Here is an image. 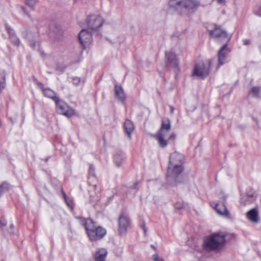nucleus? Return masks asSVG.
<instances>
[{"label":"nucleus","instance_id":"f257e3e1","mask_svg":"<svg viewBox=\"0 0 261 261\" xmlns=\"http://www.w3.org/2000/svg\"><path fill=\"white\" fill-rule=\"evenodd\" d=\"M184 163V155L175 151L169 157V163L167 172V181L169 186H176L180 181V174L182 173Z\"/></svg>","mask_w":261,"mask_h":261},{"label":"nucleus","instance_id":"b1692460","mask_svg":"<svg viewBox=\"0 0 261 261\" xmlns=\"http://www.w3.org/2000/svg\"><path fill=\"white\" fill-rule=\"evenodd\" d=\"M260 88L259 87H253L251 90V93L254 97H259Z\"/></svg>","mask_w":261,"mask_h":261},{"label":"nucleus","instance_id":"49530a36","mask_svg":"<svg viewBox=\"0 0 261 261\" xmlns=\"http://www.w3.org/2000/svg\"><path fill=\"white\" fill-rule=\"evenodd\" d=\"M10 227H11L12 229H13V228H14V226H13V224H11V225H10Z\"/></svg>","mask_w":261,"mask_h":261},{"label":"nucleus","instance_id":"9b49d317","mask_svg":"<svg viewBox=\"0 0 261 261\" xmlns=\"http://www.w3.org/2000/svg\"><path fill=\"white\" fill-rule=\"evenodd\" d=\"M55 102L59 113L68 117H70L74 115V110L71 108L69 107L66 103L61 100L59 98Z\"/></svg>","mask_w":261,"mask_h":261},{"label":"nucleus","instance_id":"393cba45","mask_svg":"<svg viewBox=\"0 0 261 261\" xmlns=\"http://www.w3.org/2000/svg\"><path fill=\"white\" fill-rule=\"evenodd\" d=\"M5 28L7 33L9 34L10 36V38L12 37L13 36H15L14 31L8 24H6L5 25Z\"/></svg>","mask_w":261,"mask_h":261},{"label":"nucleus","instance_id":"1a4fd4ad","mask_svg":"<svg viewBox=\"0 0 261 261\" xmlns=\"http://www.w3.org/2000/svg\"><path fill=\"white\" fill-rule=\"evenodd\" d=\"M230 52V50L226 43L220 48L218 53V65L217 69L228 62L227 59Z\"/></svg>","mask_w":261,"mask_h":261},{"label":"nucleus","instance_id":"4468645a","mask_svg":"<svg viewBox=\"0 0 261 261\" xmlns=\"http://www.w3.org/2000/svg\"><path fill=\"white\" fill-rule=\"evenodd\" d=\"M245 195L248 197V200H246V197H241L240 202L244 205H247L252 203L255 199L254 191L251 188H248L246 191Z\"/></svg>","mask_w":261,"mask_h":261},{"label":"nucleus","instance_id":"f8f14e48","mask_svg":"<svg viewBox=\"0 0 261 261\" xmlns=\"http://www.w3.org/2000/svg\"><path fill=\"white\" fill-rule=\"evenodd\" d=\"M103 23V20L99 15H90L87 19L88 27L92 31H96L101 27Z\"/></svg>","mask_w":261,"mask_h":261},{"label":"nucleus","instance_id":"e433bc0d","mask_svg":"<svg viewBox=\"0 0 261 261\" xmlns=\"http://www.w3.org/2000/svg\"><path fill=\"white\" fill-rule=\"evenodd\" d=\"M21 9H22V10L23 11V13L25 14V15H27L28 16L29 15V14L28 13V12H27L26 11V9L23 7H21Z\"/></svg>","mask_w":261,"mask_h":261},{"label":"nucleus","instance_id":"412c9836","mask_svg":"<svg viewBox=\"0 0 261 261\" xmlns=\"http://www.w3.org/2000/svg\"><path fill=\"white\" fill-rule=\"evenodd\" d=\"M115 93L116 97L120 101H124L125 98L123 89L121 86H115Z\"/></svg>","mask_w":261,"mask_h":261},{"label":"nucleus","instance_id":"5701e85b","mask_svg":"<svg viewBox=\"0 0 261 261\" xmlns=\"http://www.w3.org/2000/svg\"><path fill=\"white\" fill-rule=\"evenodd\" d=\"M32 36H33L32 34L31 33H29L26 36V38L28 40L30 46L33 49H35V46H36V43H35V41L34 40L32 39Z\"/></svg>","mask_w":261,"mask_h":261},{"label":"nucleus","instance_id":"37998d69","mask_svg":"<svg viewBox=\"0 0 261 261\" xmlns=\"http://www.w3.org/2000/svg\"><path fill=\"white\" fill-rule=\"evenodd\" d=\"M174 111V108L172 107H171V113H173Z\"/></svg>","mask_w":261,"mask_h":261},{"label":"nucleus","instance_id":"f704fd0d","mask_svg":"<svg viewBox=\"0 0 261 261\" xmlns=\"http://www.w3.org/2000/svg\"><path fill=\"white\" fill-rule=\"evenodd\" d=\"M175 139V135L174 134L172 133L170 135L168 140H174Z\"/></svg>","mask_w":261,"mask_h":261},{"label":"nucleus","instance_id":"c9c22d12","mask_svg":"<svg viewBox=\"0 0 261 261\" xmlns=\"http://www.w3.org/2000/svg\"><path fill=\"white\" fill-rule=\"evenodd\" d=\"M250 43V40L249 39H245L243 40V44L245 45H249Z\"/></svg>","mask_w":261,"mask_h":261},{"label":"nucleus","instance_id":"473e14b6","mask_svg":"<svg viewBox=\"0 0 261 261\" xmlns=\"http://www.w3.org/2000/svg\"><path fill=\"white\" fill-rule=\"evenodd\" d=\"M227 196L225 195H223L221 198H220V199H221V201L222 202V203H224L225 204V202H226V200H227Z\"/></svg>","mask_w":261,"mask_h":261},{"label":"nucleus","instance_id":"ddd939ff","mask_svg":"<svg viewBox=\"0 0 261 261\" xmlns=\"http://www.w3.org/2000/svg\"><path fill=\"white\" fill-rule=\"evenodd\" d=\"M79 39L81 43L84 46L90 44L92 39L91 33L87 30H82L79 34Z\"/></svg>","mask_w":261,"mask_h":261},{"label":"nucleus","instance_id":"a19ab883","mask_svg":"<svg viewBox=\"0 0 261 261\" xmlns=\"http://www.w3.org/2000/svg\"><path fill=\"white\" fill-rule=\"evenodd\" d=\"M38 51L41 54H43V52L42 51V50H41V49L40 48V47L39 46L38 47Z\"/></svg>","mask_w":261,"mask_h":261},{"label":"nucleus","instance_id":"c756f323","mask_svg":"<svg viewBox=\"0 0 261 261\" xmlns=\"http://www.w3.org/2000/svg\"><path fill=\"white\" fill-rule=\"evenodd\" d=\"M254 14L259 17H261V6L256 8L254 10Z\"/></svg>","mask_w":261,"mask_h":261},{"label":"nucleus","instance_id":"f3484780","mask_svg":"<svg viewBox=\"0 0 261 261\" xmlns=\"http://www.w3.org/2000/svg\"><path fill=\"white\" fill-rule=\"evenodd\" d=\"M108 252L105 248H99L94 255L95 261H106Z\"/></svg>","mask_w":261,"mask_h":261},{"label":"nucleus","instance_id":"72a5a7b5","mask_svg":"<svg viewBox=\"0 0 261 261\" xmlns=\"http://www.w3.org/2000/svg\"><path fill=\"white\" fill-rule=\"evenodd\" d=\"M138 185V182H136L133 185L130 186L129 187V188L131 189H136V192L137 191V188Z\"/></svg>","mask_w":261,"mask_h":261},{"label":"nucleus","instance_id":"4be33fe9","mask_svg":"<svg viewBox=\"0 0 261 261\" xmlns=\"http://www.w3.org/2000/svg\"><path fill=\"white\" fill-rule=\"evenodd\" d=\"M89 178L88 182L91 184V179H96V176L95 174V168L92 165H90L89 169Z\"/></svg>","mask_w":261,"mask_h":261},{"label":"nucleus","instance_id":"bb28decb","mask_svg":"<svg viewBox=\"0 0 261 261\" xmlns=\"http://www.w3.org/2000/svg\"><path fill=\"white\" fill-rule=\"evenodd\" d=\"M11 41H12L13 43L16 45V46H19L20 45V40L19 39V38H18L16 35L15 36H13L12 37L10 38Z\"/></svg>","mask_w":261,"mask_h":261},{"label":"nucleus","instance_id":"2eb2a0df","mask_svg":"<svg viewBox=\"0 0 261 261\" xmlns=\"http://www.w3.org/2000/svg\"><path fill=\"white\" fill-rule=\"evenodd\" d=\"M215 209L217 213L221 216L227 219L230 218V213L224 203H217Z\"/></svg>","mask_w":261,"mask_h":261},{"label":"nucleus","instance_id":"7ed1b4c3","mask_svg":"<svg viewBox=\"0 0 261 261\" xmlns=\"http://www.w3.org/2000/svg\"><path fill=\"white\" fill-rule=\"evenodd\" d=\"M169 5L181 14H187L195 12L200 3L196 0H170Z\"/></svg>","mask_w":261,"mask_h":261},{"label":"nucleus","instance_id":"aec40b11","mask_svg":"<svg viewBox=\"0 0 261 261\" xmlns=\"http://www.w3.org/2000/svg\"><path fill=\"white\" fill-rule=\"evenodd\" d=\"M124 128L128 137L131 138V134L134 130V125L133 122L129 120H126L124 123Z\"/></svg>","mask_w":261,"mask_h":261},{"label":"nucleus","instance_id":"4c0bfd02","mask_svg":"<svg viewBox=\"0 0 261 261\" xmlns=\"http://www.w3.org/2000/svg\"><path fill=\"white\" fill-rule=\"evenodd\" d=\"M141 228L143 229L144 232L145 233L146 232V229H145V224L144 223H143L141 225Z\"/></svg>","mask_w":261,"mask_h":261},{"label":"nucleus","instance_id":"20e7f679","mask_svg":"<svg viewBox=\"0 0 261 261\" xmlns=\"http://www.w3.org/2000/svg\"><path fill=\"white\" fill-rule=\"evenodd\" d=\"M225 241V235L223 232H218L206 238L204 241V248L207 250L220 249Z\"/></svg>","mask_w":261,"mask_h":261},{"label":"nucleus","instance_id":"a211bd4d","mask_svg":"<svg viewBox=\"0 0 261 261\" xmlns=\"http://www.w3.org/2000/svg\"><path fill=\"white\" fill-rule=\"evenodd\" d=\"M246 216L249 220L253 222L257 223L258 222V214L255 208L248 211L246 214Z\"/></svg>","mask_w":261,"mask_h":261},{"label":"nucleus","instance_id":"dca6fc26","mask_svg":"<svg viewBox=\"0 0 261 261\" xmlns=\"http://www.w3.org/2000/svg\"><path fill=\"white\" fill-rule=\"evenodd\" d=\"M125 159L124 153L121 151H117L114 155V162L117 167H120Z\"/></svg>","mask_w":261,"mask_h":261},{"label":"nucleus","instance_id":"cd10ccee","mask_svg":"<svg viewBox=\"0 0 261 261\" xmlns=\"http://www.w3.org/2000/svg\"><path fill=\"white\" fill-rule=\"evenodd\" d=\"M7 221L5 219H0V228L3 229L4 227H5L7 226Z\"/></svg>","mask_w":261,"mask_h":261},{"label":"nucleus","instance_id":"9d476101","mask_svg":"<svg viewBox=\"0 0 261 261\" xmlns=\"http://www.w3.org/2000/svg\"><path fill=\"white\" fill-rule=\"evenodd\" d=\"M210 34L213 37L220 41L228 42L231 38V36L228 34L225 30L218 26H216L213 30L210 31Z\"/></svg>","mask_w":261,"mask_h":261},{"label":"nucleus","instance_id":"58836bf2","mask_svg":"<svg viewBox=\"0 0 261 261\" xmlns=\"http://www.w3.org/2000/svg\"><path fill=\"white\" fill-rule=\"evenodd\" d=\"M217 1L220 4H223L225 2V0H217Z\"/></svg>","mask_w":261,"mask_h":261},{"label":"nucleus","instance_id":"6e6552de","mask_svg":"<svg viewBox=\"0 0 261 261\" xmlns=\"http://www.w3.org/2000/svg\"><path fill=\"white\" fill-rule=\"evenodd\" d=\"M118 232L120 235L126 234L127 230L131 227V220L129 217L124 213H121L118 220Z\"/></svg>","mask_w":261,"mask_h":261},{"label":"nucleus","instance_id":"f03ea898","mask_svg":"<svg viewBox=\"0 0 261 261\" xmlns=\"http://www.w3.org/2000/svg\"><path fill=\"white\" fill-rule=\"evenodd\" d=\"M81 220L86 231L87 234L91 241H96L102 239L106 234V230L101 226H96L95 222L91 219L77 218Z\"/></svg>","mask_w":261,"mask_h":261},{"label":"nucleus","instance_id":"423d86ee","mask_svg":"<svg viewBox=\"0 0 261 261\" xmlns=\"http://www.w3.org/2000/svg\"><path fill=\"white\" fill-rule=\"evenodd\" d=\"M165 66L166 68L173 69L175 72L179 71V60L172 50L166 51L165 53Z\"/></svg>","mask_w":261,"mask_h":261},{"label":"nucleus","instance_id":"c03bdc74","mask_svg":"<svg viewBox=\"0 0 261 261\" xmlns=\"http://www.w3.org/2000/svg\"><path fill=\"white\" fill-rule=\"evenodd\" d=\"M242 197H246V198H245L246 200L249 199L248 197L246 195H244L242 196Z\"/></svg>","mask_w":261,"mask_h":261},{"label":"nucleus","instance_id":"de8ad7c7","mask_svg":"<svg viewBox=\"0 0 261 261\" xmlns=\"http://www.w3.org/2000/svg\"><path fill=\"white\" fill-rule=\"evenodd\" d=\"M151 246L152 248H153L154 250H155V248L153 245H151Z\"/></svg>","mask_w":261,"mask_h":261},{"label":"nucleus","instance_id":"a878e982","mask_svg":"<svg viewBox=\"0 0 261 261\" xmlns=\"http://www.w3.org/2000/svg\"><path fill=\"white\" fill-rule=\"evenodd\" d=\"M26 4L31 8L34 9L38 2V0H25Z\"/></svg>","mask_w":261,"mask_h":261},{"label":"nucleus","instance_id":"2f4dec72","mask_svg":"<svg viewBox=\"0 0 261 261\" xmlns=\"http://www.w3.org/2000/svg\"><path fill=\"white\" fill-rule=\"evenodd\" d=\"M72 81L74 84L75 85H78L80 82H81V80L79 77H74L72 79Z\"/></svg>","mask_w":261,"mask_h":261},{"label":"nucleus","instance_id":"ea45409f","mask_svg":"<svg viewBox=\"0 0 261 261\" xmlns=\"http://www.w3.org/2000/svg\"><path fill=\"white\" fill-rule=\"evenodd\" d=\"M63 195H64V197L65 201H66V203H67L68 205H69V203H68V202H67V199H66V195H65V193H64V194H63Z\"/></svg>","mask_w":261,"mask_h":261},{"label":"nucleus","instance_id":"a18cd8bd","mask_svg":"<svg viewBox=\"0 0 261 261\" xmlns=\"http://www.w3.org/2000/svg\"><path fill=\"white\" fill-rule=\"evenodd\" d=\"M92 186H93V188H94V189H95V188H96V185H92Z\"/></svg>","mask_w":261,"mask_h":261},{"label":"nucleus","instance_id":"09e8293b","mask_svg":"<svg viewBox=\"0 0 261 261\" xmlns=\"http://www.w3.org/2000/svg\"><path fill=\"white\" fill-rule=\"evenodd\" d=\"M2 261H4V260L3 259V260H2Z\"/></svg>","mask_w":261,"mask_h":261},{"label":"nucleus","instance_id":"7c9ffc66","mask_svg":"<svg viewBox=\"0 0 261 261\" xmlns=\"http://www.w3.org/2000/svg\"><path fill=\"white\" fill-rule=\"evenodd\" d=\"M154 261H164L163 258L159 257L158 254H154L152 256Z\"/></svg>","mask_w":261,"mask_h":261},{"label":"nucleus","instance_id":"6ab92c4d","mask_svg":"<svg viewBox=\"0 0 261 261\" xmlns=\"http://www.w3.org/2000/svg\"><path fill=\"white\" fill-rule=\"evenodd\" d=\"M42 90L44 96L49 98L55 102L59 99V97L56 96V92L50 88H44L43 86L42 87Z\"/></svg>","mask_w":261,"mask_h":261},{"label":"nucleus","instance_id":"79ce46f5","mask_svg":"<svg viewBox=\"0 0 261 261\" xmlns=\"http://www.w3.org/2000/svg\"><path fill=\"white\" fill-rule=\"evenodd\" d=\"M4 86L3 84L0 82V90L3 89L4 88Z\"/></svg>","mask_w":261,"mask_h":261},{"label":"nucleus","instance_id":"0eeeda50","mask_svg":"<svg viewBox=\"0 0 261 261\" xmlns=\"http://www.w3.org/2000/svg\"><path fill=\"white\" fill-rule=\"evenodd\" d=\"M212 64L211 60L196 64L193 70V75L197 76L202 79L205 78L209 74Z\"/></svg>","mask_w":261,"mask_h":261},{"label":"nucleus","instance_id":"c85d7f7f","mask_svg":"<svg viewBox=\"0 0 261 261\" xmlns=\"http://www.w3.org/2000/svg\"><path fill=\"white\" fill-rule=\"evenodd\" d=\"M184 203L182 201L177 202L174 204V206L176 209H180L184 206Z\"/></svg>","mask_w":261,"mask_h":261},{"label":"nucleus","instance_id":"39448f33","mask_svg":"<svg viewBox=\"0 0 261 261\" xmlns=\"http://www.w3.org/2000/svg\"><path fill=\"white\" fill-rule=\"evenodd\" d=\"M171 129L170 121L168 118L162 119L161 126L156 134L153 135V137L158 141L160 147H165L167 144V140L165 139L167 134Z\"/></svg>","mask_w":261,"mask_h":261}]
</instances>
